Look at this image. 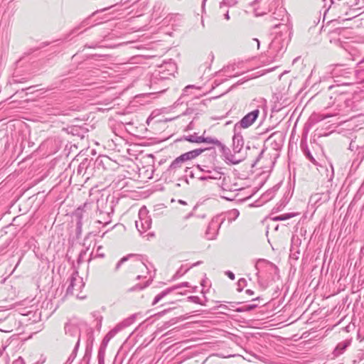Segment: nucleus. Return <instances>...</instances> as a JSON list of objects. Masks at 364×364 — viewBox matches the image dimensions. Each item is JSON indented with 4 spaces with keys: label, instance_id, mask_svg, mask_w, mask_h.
<instances>
[{
    "label": "nucleus",
    "instance_id": "4c0bfd02",
    "mask_svg": "<svg viewBox=\"0 0 364 364\" xmlns=\"http://www.w3.org/2000/svg\"><path fill=\"white\" fill-rule=\"evenodd\" d=\"M330 167H331V176H330V178L329 180H331L333 177V175H334V171H333V167L332 165H330Z\"/></svg>",
    "mask_w": 364,
    "mask_h": 364
},
{
    "label": "nucleus",
    "instance_id": "6ab92c4d",
    "mask_svg": "<svg viewBox=\"0 0 364 364\" xmlns=\"http://www.w3.org/2000/svg\"><path fill=\"white\" fill-rule=\"evenodd\" d=\"M79 346H80V339H78L76 341L75 348H74L72 353L70 355L69 358H68L67 361L65 362L66 364H71L73 362V360H75V358L77 355V352Z\"/></svg>",
    "mask_w": 364,
    "mask_h": 364
},
{
    "label": "nucleus",
    "instance_id": "473e14b6",
    "mask_svg": "<svg viewBox=\"0 0 364 364\" xmlns=\"http://www.w3.org/2000/svg\"><path fill=\"white\" fill-rule=\"evenodd\" d=\"M239 214V211L237 209H233L230 212V215L234 218H237Z\"/></svg>",
    "mask_w": 364,
    "mask_h": 364
},
{
    "label": "nucleus",
    "instance_id": "cd10ccee",
    "mask_svg": "<svg viewBox=\"0 0 364 364\" xmlns=\"http://www.w3.org/2000/svg\"><path fill=\"white\" fill-rule=\"evenodd\" d=\"M304 154L306 155V156L314 164H316V160L313 157V156L311 155L310 151L309 150V149L307 148V146H306V148L304 149Z\"/></svg>",
    "mask_w": 364,
    "mask_h": 364
},
{
    "label": "nucleus",
    "instance_id": "f03ea898",
    "mask_svg": "<svg viewBox=\"0 0 364 364\" xmlns=\"http://www.w3.org/2000/svg\"><path fill=\"white\" fill-rule=\"evenodd\" d=\"M69 284L66 290V294L75 295L78 298H82L80 296L79 294L85 287V282H83L82 277L79 275L77 271H74L68 279Z\"/></svg>",
    "mask_w": 364,
    "mask_h": 364
},
{
    "label": "nucleus",
    "instance_id": "5701e85b",
    "mask_svg": "<svg viewBox=\"0 0 364 364\" xmlns=\"http://www.w3.org/2000/svg\"><path fill=\"white\" fill-rule=\"evenodd\" d=\"M237 0H223L220 3V9H222L223 6H229V7L234 6L237 4Z\"/></svg>",
    "mask_w": 364,
    "mask_h": 364
},
{
    "label": "nucleus",
    "instance_id": "6e6552de",
    "mask_svg": "<svg viewBox=\"0 0 364 364\" xmlns=\"http://www.w3.org/2000/svg\"><path fill=\"white\" fill-rule=\"evenodd\" d=\"M190 285H189V283L188 282H182L178 285H176V286H173L171 288H168V289H166L164 291H162L160 294H157L153 302H152V305H156L158 302H159L164 297H165L166 295H168L169 293H171V291H174V290H176L178 289H180L181 287H189Z\"/></svg>",
    "mask_w": 364,
    "mask_h": 364
},
{
    "label": "nucleus",
    "instance_id": "412c9836",
    "mask_svg": "<svg viewBox=\"0 0 364 364\" xmlns=\"http://www.w3.org/2000/svg\"><path fill=\"white\" fill-rule=\"evenodd\" d=\"M295 215L294 213H285L282 214L278 216H275L272 218V220L274 221H279V220H286L288 219H290L293 218Z\"/></svg>",
    "mask_w": 364,
    "mask_h": 364
},
{
    "label": "nucleus",
    "instance_id": "a878e982",
    "mask_svg": "<svg viewBox=\"0 0 364 364\" xmlns=\"http://www.w3.org/2000/svg\"><path fill=\"white\" fill-rule=\"evenodd\" d=\"M105 350H106V348H103V347L100 346L99 352H98V355H97L98 360H99L100 363L104 362Z\"/></svg>",
    "mask_w": 364,
    "mask_h": 364
},
{
    "label": "nucleus",
    "instance_id": "9d476101",
    "mask_svg": "<svg viewBox=\"0 0 364 364\" xmlns=\"http://www.w3.org/2000/svg\"><path fill=\"white\" fill-rule=\"evenodd\" d=\"M329 200L328 193H317L313 194L309 199V203L316 206H320L322 203L327 202Z\"/></svg>",
    "mask_w": 364,
    "mask_h": 364
},
{
    "label": "nucleus",
    "instance_id": "5fc2aeb1",
    "mask_svg": "<svg viewBox=\"0 0 364 364\" xmlns=\"http://www.w3.org/2000/svg\"><path fill=\"white\" fill-rule=\"evenodd\" d=\"M64 364H66V363H64Z\"/></svg>",
    "mask_w": 364,
    "mask_h": 364
},
{
    "label": "nucleus",
    "instance_id": "393cba45",
    "mask_svg": "<svg viewBox=\"0 0 364 364\" xmlns=\"http://www.w3.org/2000/svg\"><path fill=\"white\" fill-rule=\"evenodd\" d=\"M257 306V304L245 305L241 308L237 309V311H238V312L249 311H251V310L255 309Z\"/></svg>",
    "mask_w": 364,
    "mask_h": 364
},
{
    "label": "nucleus",
    "instance_id": "f3484780",
    "mask_svg": "<svg viewBox=\"0 0 364 364\" xmlns=\"http://www.w3.org/2000/svg\"><path fill=\"white\" fill-rule=\"evenodd\" d=\"M87 207V204L85 203L83 208H78L75 213V216L77 218V229H81L82 225V219L85 216V211L84 210L85 208Z\"/></svg>",
    "mask_w": 364,
    "mask_h": 364
},
{
    "label": "nucleus",
    "instance_id": "79ce46f5",
    "mask_svg": "<svg viewBox=\"0 0 364 364\" xmlns=\"http://www.w3.org/2000/svg\"><path fill=\"white\" fill-rule=\"evenodd\" d=\"M193 85H188L185 88V91H187V90L190 89V88H193Z\"/></svg>",
    "mask_w": 364,
    "mask_h": 364
},
{
    "label": "nucleus",
    "instance_id": "1a4fd4ad",
    "mask_svg": "<svg viewBox=\"0 0 364 364\" xmlns=\"http://www.w3.org/2000/svg\"><path fill=\"white\" fill-rule=\"evenodd\" d=\"M270 142V145L274 150H279L282 146V134L279 132L272 133L267 139Z\"/></svg>",
    "mask_w": 364,
    "mask_h": 364
},
{
    "label": "nucleus",
    "instance_id": "7c9ffc66",
    "mask_svg": "<svg viewBox=\"0 0 364 364\" xmlns=\"http://www.w3.org/2000/svg\"><path fill=\"white\" fill-rule=\"evenodd\" d=\"M188 299L190 301H191L193 303L200 304V299L197 296H189Z\"/></svg>",
    "mask_w": 364,
    "mask_h": 364
},
{
    "label": "nucleus",
    "instance_id": "72a5a7b5",
    "mask_svg": "<svg viewBox=\"0 0 364 364\" xmlns=\"http://www.w3.org/2000/svg\"><path fill=\"white\" fill-rule=\"evenodd\" d=\"M225 274L232 280H234L235 279V274H233V272H230V271H227L225 272Z\"/></svg>",
    "mask_w": 364,
    "mask_h": 364
},
{
    "label": "nucleus",
    "instance_id": "e433bc0d",
    "mask_svg": "<svg viewBox=\"0 0 364 364\" xmlns=\"http://www.w3.org/2000/svg\"><path fill=\"white\" fill-rule=\"evenodd\" d=\"M252 42H255L256 45H257V48L259 49V46H260V43H259V41L257 39V38H253L252 40Z\"/></svg>",
    "mask_w": 364,
    "mask_h": 364
},
{
    "label": "nucleus",
    "instance_id": "9b49d317",
    "mask_svg": "<svg viewBox=\"0 0 364 364\" xmlns=\"http://www.w3.org/2000/svg\"><path fill=\"white\" fill-rule=\"evenodd\" d=\"M65 332L66 335L76 338L77 341L78 339L80 340V330L77 325L71 323H67L65 325Z\"/></svg>",
    "mask_w": 364,
    "mask_h": 364
},
{
    "label": "nucleus",
    "instance_id": "de8ad7c7",
    "mask_svg": "<svg viewBox=\"0 0 364 364\" xmlns=\"http://www.w3.org/2000/svg\"><path fill=\"white\" fill-rule=\"evenodd\" d=\"M259 299V297H257L256 299H254L253 301L258 300Z\"/></svg>",
    "mask_w": 364,
    "mask_h": 364
},
{
    "label": "nucleus",
    "instance_id": "20e7f679",
    "mask_svg": "<svg viewBox=\"0 0 364 364\" xmlns=\"http://www.w3.org/2000/svg\"><path fill=\"white\" fill-rule=\"evenodd\" d=\"M184 139L185 140L192 143L200 144L203 142L209 144H213L222 149L224 152L228 151V147L215 138L204 137L203 136H198L196 133H194L193 134L185 136Z\"/></svg>",
    "mask_w": 364,
    "mask_h": 364
},
{
    "label": "nucleus",
    "instance_id": "c03bdc74",
    "mask_svg": "<svg viewBox=\"0 0 364 364\" xmlns=\"http://www.w3.org/2000/svg\"><path fill=\"white\" fill-rule=\"evenodd\" d=\"M141 277H146L145 276H143V275H138L136 277V279H140Z\"/></svg>",
    "mask_w": 364,
    "mask_h": 364
},
{
    "label": "nucleus",
    "instance_id": "3c124183",
    "mask_svg": "<svg viewBox=\"0 0 364 364\" xmlns=\"http://www.w3.org/2000/svg\"><path fill=\"white\" fill-rule=\"evenodd\" d=\"M206 0H203V3Z\"/></svg>",
    "mask_w": 364,
    "mask_h": 364
},
{
    "label": "nucleus",
    "instance_id": "4be33fe9",
    "mask_svg": "<svg viewBox=\"0 0 364 364\" xmlns=\"http://www.w3.org/2000/svg\"><path fill=\"white\" fill-rule=\"evenodd\" d=\"M128 325H129L128 321H124V322L117 325L113 329L111 330V331L114 333V335H116L118 332L122 331L124 328H125Z\"/></svg>",
    "mask_w": 364,
    "mask_h": 364
},
{
    "label": "nucleus",
    "instance_id": "39448f33",
    "mask_svg": "<svg viewBox=\"0 0 364 364\" xmlns=\"http://www.w3.org/2000/svg\"><path fill=\"white\" fill-rule=\"evenodd\" d=\"M259 110L256 109L245 114L238 122L235 124V130L239 131L241 129L250 127L257 119Z\"/></svg>",
    "mask_w": 364,
    "mask_h": 364
},
{
    "label": "nucleus",
    "instance_id": "09e8293b",
    "mask_svg": "<svg viewBox=\"0 0 364 364\" xmlns=\"http://www.w3.org/2000/svg\"><path fill=\"white\" fill-rule=\"evenodd\" d=\"M364 62V58L361 60L360 63H363Z\"/></svg>",
    "mask_w": 364,
    "mask_h": 364
},
{
    "label": "nucleus",
    "instance_id": "aec40b11",
    "mask_svg": "<svg viewBox=\"0 0 364 364\" xmlns=\"http://www.w3.org/2000/svg\"><path fill=\"white\" fill-rule=\"evenodd\" d=\"M115 335H114V333L110 331H109L107 335L104 337L103 340H102V342L101 343V346L103 348H107V345H108V343L109 342V341L113 338L114 337Z\"/></svg>",
    "mask_w": 364,
    "mask_h": 364
},
{
    "label": "nucleus",
    "instance_id": "4468645a",
    "mask_svg": "<svg viewBox=\"0 0 364 364\" xmlns=\"http://www.w3.org/2000/svg\"><path fill=\"white\" fill-rule=\"evenodd\" d=\"M219 149L225 156V159L232 164H237L244 159L243 156L237 155L238 153L234 152V154H231L229 148H228V151L225 152L222 149Z\"/></svg>",
    "mask_w": 364,
    "mask_h": 364
},
{
    "label": "nucleus",
    "instance_id": "a211bd4d",
    "mask_svg": "<svg viewBox=\"0 0 364 364\" xmlns=\"http://www.w3.org/2000/svg\"><path fill=\"white\" fill-rule=\"evenodd\" d=\"M223 181L221 183V187L223 191H237L238 188H237V185L234 184L233 186H231L230 184V177H226L224 175L223 176Z\"/></svg>",
    "mask_w": 364,
    "mask_h": 364
},
{
    "label": "nucleus",
    "instance_id": "c85d7f7f",
    "mask_svg": "<svg viewBox=\"0 0 364 364\" xmlns=\"http://www.w3.org/2000/svg\"><path fill=\"white\" fill-rule=\"evenodd\" d=\"M260 262H264V263H266L268 266H269L271 268H274L276 270H277V267L274 264H272V262H269L268 261H266L264 259H259L258 260V262H257L256 265H255V267L257 268V265L259 264V263Z\"/></svg>",
    "mask_w": 364,
    "mask_h": 364
},
{
    "label": "nucleus",
    "instance_id": "f704fd0d",
    "mask_svg": "<svg viewBox=\"0 0 364 364\" xmlns=\"http://www.w3.org/2000/svg\"><path fill=\"white\" fill-rule=\"evenodd\" d=\"M200 263H201V262H200V261H198V262H196V263L193 264L190 267H188V268L184 270V272H183L182 274H184V273L187 272H188V271L191 267H196V266H197V265L200 264Z\"/></svg>",
    "mask_w": 364,
    "mask_h": 364
},
{
    "label": "nucleus",
    "instance_id": "2f4dec72",
    "mask_svg": "<svg viewBox=\"0 0 364 364\" xmlns=\"http://www.w3.org/2000/svg\"><path fill=\"white\" fill-rule=\"evenodd\" d=\"M246 284V280L243 278L240 279L237 282L238 285V291H241L242 290V287L244 286Z\"/></svg>",
    "mask_w": 364,
    "mask_h": 364
},
{
    "label": "nucleus",
    "instance_id": "f8f14e48",
    "mask_svg": "<svg viewBox=\"0 0 364 364\" xmlns=\"http://www.w3.org/2000/svg\"><path fill=\"white\" fill-rule=\"evenodd\" d=\"M208 149H196L188 152H186L179 156L181 159L186 164L187 161H191L192 159H196L200 154H201L204 151Z\"/></svg>",
    "mask_w": 364,
    "mask_h": 364
},
{
    "label": "nucleus",
    "instance_id": "37998d69",
    "mask_svg": "<svg viewBox=\"0 0 364 364\" xmlns=\"http://www.w3.org/2000/svg\"><path fill=\"white\" fill-rule=\"evenodd\" d=\"M141 265L144 267L146 270H148V267H146V265L144 263V262H141Z\"/></svg>",
    "mask_w": 364,
    "mask_h": 364
},
{
    "label": "nucleus",
    "instance_id": "7ed1b4c3",
    "mask_svg": "<svg viewBox=\"0 0 364 364\" xmlns=\"http://www.w3.org/2000/svg\"><path fill=\"white\" fill-rule=\"evenodd\" d=\"M148 213L145 206L141 207L139 211V219L135 221L136 228L141 234L151 228V219Z\"/></svg>",
    "mask_w": 364,
    "mask_h": 364
},
{
    "label": "nucleus",
    "instance_id": "0eeeda50",
    "mask_svg": "<svg viewBox=\"0 0 364 364\" xmlns=\"http://www.w3.org/2000/svg\"><path fill=\"white\" fill-rule=\"evenodd\" d=\"M200 170L203 172V174L198 178L200 181L220 180L223 176L222 172L215 168H200Z\"/></svg>",
    "mask_w": 364,
    "mask_h": 364
},
{
    "label": "nucleus",
    "instance_id": "dca6fc26",
    "mask_svg": "<svg viewBox=\"0 0 364 364\" xmlns=\"http://www.w3.org/2000/svg\"><path fill=\"white\" fill-rule=\"evenodd\" d=\"M351 341V339H347L338 343L333 352V356L338 357L342 355L346 351V348L350 346Z\"/></svg>",
    "mask_w": 364,
    "mask_h": 364
},
{
    "label": "nucleus",
    "instance_id": "423d86ee",
    "mask_svg": "<svg viewBox=\"0 0 364 364\" xmlns=\"http://www.w3.org/2000/svg\"><path fill=\"white\" fill-rule=\"evenodd\" d=\"M184 162L181 159L179 156L176 158L170 164L168 168L165 171V175L172 178L176 176L179 171L183 168Z\"/></svg>",
    "mask_w": 364,
    "mask_h": 364
},
{
    "label": "nucleus",
    "instance_id": "49530a36",
    "mask_svg": "<svg viewBox=\"0 0 364 364\" xmlns=\"http://www.w3.org/2000/svg\"><path fill=\"white\" fill-rule=\"evenodd\" d=\"M181 269H182V267H181L180 270H179V271H178V272H177V273H178V274H179V273L181 272Z\"/></svg>",
    "mask_w": 364,
    "mask_h": 364
},
{
    "label": "nucleus",
    "instance_id": "58836bf2",
    "mask_svg": "<svg viewBox=\"0 0 364 364\" xmlns=\"http://www.w3.org/2000/svg\"><path fill=\"white\" fill-rule=\"evenodd\" d=\"M246 294H247L248 295L250 296H252L254 294V291L251 289H247L246 290Z\"/></svg>",
    "mask_w": 364,
    "mask_h": 364
},
{
    "label": "nucleus",
    "instance_id": "ea45409f",
    "mask_svg": "<svg viewBox=\"0 0 364 364\" xmlns=\"http://www.w3.org/2000/svg\"><path fill=\"white\" fill-rule=\"evenodd\" d=\"M224 17L226 20H229L230 19V16H229V12L228 11H226V13L224 14Z\"/></svg>",
    "mask_w": 364,
    "mask_h": 364
},
{
    "label": "nucleus",
    "instance_id": "ddd939ff",
    "mask_svg": "<svg viewBox=\"0 0 364 364\" xmlns=\"http://www.w3.org/2000/svg\"><path fill=\"white\" fill-rule=\"evenodd\" d=\"M233 142V151L240 153L243 147L244 140L242 136L239 133V131L234 129V136L232 137Z\"/></svg>",
    "mask_w": 364,
    "mask_h": 364
},
{
    "label": "nucleus",
    "instance_id": "a19ab883",
    "mask_svg": "<svg viewBox=\"0 0 364 364\" xmlns=\"http://www.w3.org/2000/svg\"><path fill=\"white\" fill-rule=\"evenodd\" d=\"M361 2L363 3L364 0H355V4L356 5L360 4Z\"/></svg>",
    "mask_w": 364,
    "mask_h": 364
},
{
    "label": "nucleus",
    "instance_id": "8fccbe9b",
    "mask_svg": "<svg viewBox=\"0 0 364 364\" xmlns=\"http://www.w3.org/2000/svg\"><path fill=\"white\" fill-rule=\"evenodd\" d=\"M252 43H253V44H255V42H252V41L251 46H252Z\"/></svg>",
    "mask_w": 364,
    "mask_h": 364
},
{
    "label": "nucleus",
    "instance_id": "f257e3e1",
    "mask_svg": "<svg viewBox=\"0 0 364 364\" xmlns=\"http://www.w3.org/2000/svg\"><path fill=\"white\" fill-rule=\"evenodd\" d=\"M334 81L341 85H350L357 82L359 71L345 64H336L329 67Z\"/></svg>",
    "mask_w": 364,
    "mask_h": 364
},
{
    "label": "nucleus",
    "instance_id": "864d4df0",
    "mask_svg": "<svg viewBox=\"0 0 364 364\" xmlns=\"http://www.w3.org/2000/svg\"><path fill=\"white\" fill-rule=\"evenodd\" d=\"M64 364H66V363H64Z\"/></svg>",
    "mask_w": 364,
    "mask_h": 364
},
{
    "label": "nucleus",
    "instance_id": "603ef678",
    "mask_svg": "<svg viewBox=\"0 0 364 364\" xmlns=\"http://www.w3.org/2000/svg\"><path fill=\"white\" fill-rule=\"evenodd\" d=\"M206 0H203V3Z\"/></svg>",
    "mask_w": 364,
    "mask_h": 364
},
{
    "label": "nucleus",
    "instance_id": "c9c22d12",
    "mask_svg": "<svg viewBox=\"0 0 364 364\" xmlns=\"http://www.w3.org/2000/svg\"><path fill=\"white\" fill-rule=\"evenodd\" d=\"M358 147V145H355V141H352L350 144V146H349V149L351 150V151H353L354 149L357 148Z\"/></svg>",
    "mask_w": 364,
    "mask_h": 364
},
{
    "label": "nucleus",
    "instance_id": "a18cd8bd",
    "mask_svg": "<svg viewBox=\"0 0 364 364\" xmlns=\"http://www.w3.org/2000/svg\"><path fill=\"white\" fill-rule=\"evenodd\" d=\"M179 202H180L181 203H182V204H185V203H185L184 201H183V200H179Z\"/></svg>",
    "mask_w": 364,
    "mask_h": 364
},
{
    "label": "nucleus",
    "instance_id": "c756f323",
    "mask_svg": "<svg viewBox=\"0 0 364 364\" xmlns=\"http://www.w3.org/2000/svg\"><path fill=\"white\" fill-rule=\"evenodd\" d=\"M212 228H218V219H213L209 224L208 230H210Z\"/></svg>",
    "mask_w": 364,
    "mask_h": 364
},
{
    "label": "nucleus",
    "instance_id": "bb28decb",
    "mask_svg": "<svg viewBox=\"0 0 364 364\" xmlns=\"http://www.w3.org/2000/svg\"><path fill=\"white\" fill-rule=\"evenodd\" d=\"M149 285V282H146L144 285L136 284L135 286H134L133 287L129 289V291H137V290H142L144 288H146V287H148Z\"/></svg>",
    "mask_w": 364,
    "mask_h": 364
},
{
    "label": "nucleus",
    "instance_id": "2eb2a0df",
    "mask_svg": "<svg viewBox=\"0 0 364 364\" xmlns=\"http://www.w3.org/2000/svg\"><path fill=\"white\" fill-rule=\"evenodd\" d=\"M269 48L276 50L277 55L283 54L286 50L283 41L280 38H274L269 44Z\"/></svg>",
    "mask_w": 364,
    "mask_h": 364
},
{
    "label": "nucleus",
    "instance_id": "b1692460",
    "mask_svg": "<svg viewBox=\"0 0 364 364\" xmlns=\"http://www.w3.org/2000/svg\"><path fill=\"white\" fill-rule=\"evenodd\" d=\"M133 255H129L128 256H126V257H122L120 260L118 261V262L117 263L115 267H114V272H117L121 266L122 265V264H124L126 261L128 260V259L130 257H132Z\"/></svg>",
    "mask_w": 364,
    "mask_h": 364
}]
</instances>
